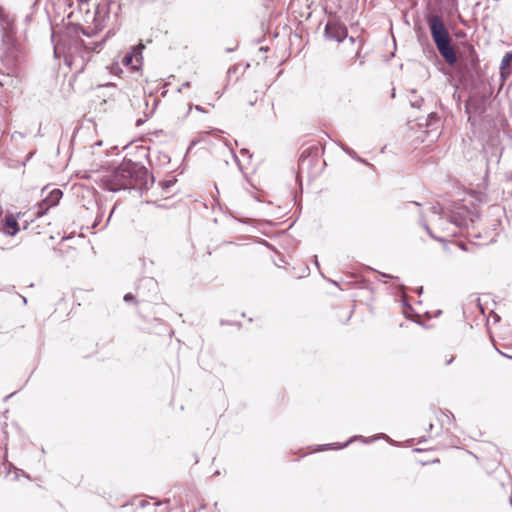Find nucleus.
Masks as SVG:
<instances>
[{
	"label": "nucleus",
	"instance_id": "nucleus-34",
	"mask_svg": "<svg viewBox=\"0 0 512 512\" xmlns=\"http://www.w3.org/2000/svg\"><path fill=\"white\" fill-rule=\"evenodd\" d=\"M1 291H5L6 293L15 295L16 297H17V294H18V292L15 290V286L14 285H7L3 289H1Z\"/></svg>",
	"mask_w": 512,
	"mask_h": 512
},
{
	"label": "nucleus",
	"instance_id": "nucleus-43",
	"mask_svg": "<svg viewBox=\"0 0 512 512\" xmlns=\"http://www.w3.org/2000/svg\"><path fill=\"white\" fill-rule=\"evenodd\" d=\"M192 108H194L198 112H202V113L206 112L205 109L200 105H194V106L190 105L187 114H189V112Z\"/></svg>",
	"mask_w": 512,
	"mask_h": 512
},
{
	"label": "nucleus",
	"instance_id": "nucleus-63",
	"mask_svg": "<svg viewBox=\"0 0 512 512\" xmlns=\"http://www.w3.org/2000/svg\"><path fill=\"white\" fill-rule=\"evenodd\" d=\"M500 320H501V317H500L499 315H497V314H496V315L494 316V323H497V322H499Z\"/></svg>",
	"mask_w": 512,
	"mask_h": 512
},
{
	"label": "nucleus",
	"instance_id": "nucleus-35",
	"mask_svg": "<svg viewBox=\"0 0 512 512\" xmlns=\"http://www.w3.org/2000/svg\"><path fill=\"white\" fill-rule=\"evenodd\" d=\"M96 89H98V90H100V89L115 90L116 89V85L114 83L108 82V83H105V84L98 85Z\"/></svg>",
	"mask_w": 512,
	"mask_h": 512
},
{
	"label": "nucleus",
	"instance_id": "nucleus-58",
	"mask_svg": "<svg viewBox=\"0 0 512 512\" xmlns=\"http://www.w3.org/2000/svg\"><path fill=\"white\" fill-rule=\"evenodd\" d=\"M447 412H448V414L446 415V416H447V418H448V419H450V418H451L452 420H455V416H454V414H453L452 412H450V411H447Z\"/></svg>",
	"mask_w": 512,
	"mask_h": 512
},
{
	"label": "nucleus",
	"instance_id": "nucleus-4",
	"mask_svg": "<svg viewBox=\"0 0 512 512\" xmlns=\"http://www.w3.org/2000/svg\"><path fill=\"white\" fill-rule=\"evenodd\" d=\"M323 36L327 41L342 43L348 37L345 23L335 13L328 14Z\"/></svg>",
	"mask_w": 512,
	"mask_h": 512
},
{
	"label": "nucleus",
	"instance_id": "nucleus-24",
	"mask_svg": "<svg viewBox=\"0 0 512 512\" xmlns=\"http://www.w3.org/2000/svg\"><path fill=\"white\" fill-rule=\"evenodd\" d=\"M68 27L70 32L74 35L84 33V26L78 22H70Z\"/></svg>",
	"mask_w": 512,
	"mask_h": 512
},
{
	"label": "nucleus",
	"instance_id": "nucleus-53",
	"mask_svg": "<svg viewBox=\"0 0 512 512\" xmlns=\"http://www.w3.org/2000/svg\"><path fill=\"white\" fill-rule=\"evenodd\" d=\"M237 46H238V42L236 41V46L233 47V48H230V47L226 48L225 52L226 53H231V52H233V51H235L237 49Z\"/></svg>",
	"mask_w": 512,
	"mask_h": 512
},
{
	"label": "nucleus",
	"instance_id": "nucleus-36",
	"mask_svg": "<svg viewBox=\"0 0 512 512\" xmlns=\"http://www.w3.org/2000/svg\"><path fill=\"white\" fill-rule=\"evenodd\" d=\"M424 102V99L422 97H420L418 100L416 101H411L410 102V106L412 108H416V109H420L421 108V105L423 104Z\"/></svg>",
	"mask_w": 512,
	"mask_h": 512
},
{
	"label": "nucleus",
	"instance_id": "nucleus-5",
	"mask_svg": "<svg viewBox=\"0 0 512 512\" xmlns=\"http://www.w3.org/2000/svg\"><path fill=\"white\" fill-rule=\"evenodd\" d=\"M139 302L156 303L159 299V286L153 277H143L136 285Z\"/></svg>",
	"mask_w": 512,
	"mask_h": 512
},
{
	"label": "nucleus",
	"instance_id": "nucleus-9",
	"mask_svg": "<svg viewBox=\"0 0 512 512\" xmlns=\"http://www.w3.org/2000/svg\"><path fill=\"white\" fill-rule=\"evenodd\" d=\"M323 154V150L317 146H311L303 150L299 156L298 164L300 169L306 167L310 170L318 161L320 155Z\"/></svg>",
	"mask_w": 512,
	"mask_h": 512
},
{
	"label": "nucleus",
	"instance_id": "nucleus-31",
	"mask_svg": "<svg viewBox=\"0 0 512 512\" xmlns=\"http://www.w3.org/2000/svg\"><path fill=\"white\" fill-rule=\"evenodd\" d=\"M431 212L436 215L442 216L445 212L444 207L441 204H436L431 207Z\"/></svg>",
	"mask_w": 512,
	"mask_h": 512
},
{
	"label": "nucleus",
	"instance_id": "nucleus-7",
	"mask_svg": "<svg viewBox=\"0 0 512 512\" xmlns=\"http://www.w3.org/2000/svg\"><path fill=\"white\" fill-rule=\"evenodd\" d=\"M21 213H12L8 211L5 215H0V232L5 236H15L17 235L21 228L18 223V218Z\"/></svg>",
	"mask_w": 512,
	"mask_h": 512
},
{
	"label": "nucleus",
	"instance_id": "nucleus-2",
	"mask_svg": "<svg viewBox=\"0 0 512 512\" xmlns=\"http://www.w3.org/2000/svg\"><path fill=\"white\" fill-rule=\"evenodd\" d=\"M425 21L435 48L431 44H427V47L423 48L424 53L428 57L437 58L438 52L449 66H455L457 64V56L443 17L439 14L426 15Z\"/></svg>",
	"mask_w": 512,
	"mask_h": 512
},
{
	"label": "nucleus",
	"instance_id": "nucleus-49",
	"mask_svg": "<svg viewBox=\"0 0 512 512\" xmlns=\"http://www.w3.org/2000/svg\"><path fill=\"white\" fill-rule=\"evenodd\" d=\"M17 298H19V299L22 301V304H23L24 306H25V305H27L28 300H27V298H26L25 296H23V295H21V294H19V293H18V294H17Z\"/></svg>",
	"mask_w": 512,
	"mask_h": 512
},
{
	"label": "nucleus",
	"instance_id": "nucleus-59",
	"mask_svg": "<svg viewBox=\"0 0 512 512\" xmlns=\"http://www.w3.org/2000/svg\"><path fill=\"white\" fill-rule=\"evenodd\" d=\"M17 393V391L7 395L5 398H4V401H7V400H10L11 397H13L15 394Z\"/></svg>",
	"mask_w": 512,
	"mask_h": 512
},
{
	"label": "nucleus",
	"instance_id": "nucleus-15",
	"mask_svg": "<svg viewBox=\"0 0 512 512\" xmlns=\"http://www.w3.org/2000/svg\"><path fill=\"white\" fill-rule=\"evenodd\" d=\"M336 144L343 150V152H345L348 156H350L352 159H354L358 163H361V164L369 166V167H373V164H371L367 159L359 156L352 148L347 146L342 141L338 140V141H336Z\"/></svg>",
	"mask_w": 512,
	"mask_h": 512
},
{
	"label": "nucleus",
	"instance_id": "nucleus-16",
	"mask_svg": "<svg viewBox=\"0 0 512 512\" xmlns=\"http://www.w3.org/2000/svg\"><path fill=\"white\" fill-rule=\"evenodd\" d=\"M511 60H512V50L508 51L504 54L502 57L499 70L501 77H508L512 73V67H511Z\"/></svg>",
	"mask_w": 512,
	"mask_h": 512
},
{
	"label": "nucleus",
	"instance_id": "nucleus-6",
	"mask_svg": "<svg viewBox=\"0 0 512 512\" xmlns=\"http://www.w3.org/2000/svg\"><path fill=\"white\" fill-rule=\"evenodd\" d=\"M480 212H474L467 206H462L452 210L447 216V220L460 229L472 226L475 219H480Z\"/></svg>",
	"mask_w": 512,
	"mask_h": 512
},
{
	"label": "nucleus",
	"instance_id": "nucleus-47",
	"mask_svg": "<svg viewBox=\"0 0 512 512\" xmlns=\"http://www.w3.org/2000/svg\"><path fill=\"white\" fill-rule=\"evenodd\" d=\"M346 39H348L351 44H354L356 41L360 42V40H362L359 36H349V35Z\"/></svg>",
	"mask_w": 512,
	"mask_h": 512
},
{
	"label": "nucleus",
	"instance_id": "nucleus-17",
	"mask_svg": "<svg viewBox=\"0 0 512 512\" xmlns=\"http://www.w3.org/2000/svg\"><path fill=\"white\" fill-rule=\"evenodd\" d=\"M159 103H160V100H159V99H157V98H154V99H153V107L151 108V110L149 111V113H146L144 118H138V119L135 121V125H136L137 127H140V126H142L146 121H148V119H149V118H151V117L154 115V113H155V111H156L157 106H158V104H159Z\"/></svg>",
	"mask_w": 512,
	"mask_h": 512
},
{
	"label": "nucleus",
	"instance_id": "nucleus-14",
	"mask_svg": "<svg viewBox=\"0 0 512 512\" xmlns=\"http://www.w3.org/2000/svg\"><path fill=\"white\" fill-rule=\"evenodd\" d=\"M62 196V190L59 188H54L46 194V196L42 199V202H44L45 205L47 204L53 208L59 204Z\"/></svg>",
	"mask_w": 512,
	"mask_h": 512
},
{
	"label": "nucleus",
	"instance_id": "nucleus-51",
	"mask_svg": "<svg viewBox=\"0 0 512 512\" xmlns=\"http://www.w3.org/2000/svg\"><path fill=\"white\" fill-rule=\"evenodd\" d=\"M190 85H191V82H190V81H186V82H184V83L182 84L181 88H179V89H178V92H181V90H182L183 88H189V87H190Z\"/></svg>",
	"mask_w": 512,
	"mask_h": 512
},
{
	"label": "nucleus",
	"instance_id": "nucleus-3",
	"mask_svg": "<svg viewBox=\"0 0 512 512\" xmlns=\"http://www.w3.org/2000/svg\"><path fill=\"white\" fill-rule=\"evenodd\" d=\"M8 17L4 7L0 4V32L3 52L0 55V61L7 70V76L18 77L20 73L19 64L22 60V53L17 44L12 41L7 34L5 24Z\"/></svg>",
	"mask_w": 512,
	"mask_h": 512
},
{
	"label": "nucleus",
	"instance_id": "nucleus-55",
	"mask_svg": "<svg viewBox=\"0 0 512 512\" xmlns=\"http://www.w3.org/2000/svg\"><path fill=\"white\" fill-rule=\"evenodd\" d=\"M259 51L262 52V53H266L269 51V47L268 46H261L259 48Z\"/></svg>",
	"mask_w": 512,
	"mask_h": 512
},
{
	"label": "nucleus",
	"instance_id": "nucleus-33",
	"mask_svg": "<svg viewBox=\"0 0 512 512\" xmlns=\"http://www.w3.org/2000/svg\"><path fill=\"white\" fill-rule=\"evenodd\" d=\"M81 34L87 38H93L94 36H96L98 34V32L94 28L89 30L84 27V33H81Z\"/></svg>",
	"mask_w": 512,
	"mask_h": 512
},
{
	"label": "nucleus",
	"instance_id": "nucleus-41",
	"mask_svg": "<svg viewBox=\"0 0 512 512\" xmlns=\"http://www.w3.org/2000/svg\"><path fill=\"white\" fill-rule=\"evenodd\" d=\"M240 154L242 156H245V157L249 158V159L252 158V154L250 153L249 149H247V148H241L240 149Z\"/></svg>",
	"mask_w": 512,
	"mask_h": 512
},
{
	"label": "nucleus",
	"instance_id": "nucleus-50",
	"mask_svg": "<svg viewBox=\"0 0 512 512\" xmlns=\"http://www.w3.org/2000/svg\"><path fill=\"white\" fill-rule=\"evenodd\" d=\"M148 505H149V502L146 501V500H140L139 503H138V506L141 507V508H145Z\"/></svg>",
	"mask_w": 512,
	"mask_h": 512
},
{
	"label": "nucleus",
	"instance_id": "nucleus-46",
	"mask_svg": "<svg viewBox=\"0 0 512 512\" xmlns=\"http://www.w3.org/2000/svg\"><path fill=\"white\" fill-rule=\"evenodd\" d=\"M457 246H458V248H459L460 250H462V251H465V252H468V251H469V249H468V245H467V244H465V243H463V242H458V243H457Z\"/></svg>",
	"mask_w": 512,
	"mask_h": 512
},
{
	"label": "nucleus",
	"instance_id": "nucleus-12",
	"mask_svg": "<svg viewBox=\"0 0 512 512\" xmlns=\"http://www.w3.org/2000/svg\"><path fill=\"white\" fill-rule=\"evenodd\" d=\"M357 436H352L350 437L348 440H346L345 442H332V443H327V444H318V445H314V446H311L310 448L312 449L313 452H323V451H327V450H342L346 447H348L351 443H353L355 441V438Z\"/></svg>",
	"mask_w": 512,
	"mask_h": 512
},
{
	"label": "nucleus",
	"instance_id": "nucleus-52",
	"mask_svg": "<svg viewBox=\"0 0 512 512\" xmlns=\"http://www.w3.org/2000/svg\"><path fill=\"white\" fill-rule=\"evenodd\" d=\"M453 98L457 101H460V94L457 92V88L455 89L454 93H453Z\"/></svg>",
	"mask_w": 512,
	"mask_h": 512
},
{
	"label": "nucleus",
	"instance_id": "nucleus-42",
	"mask_svg": "<svg viewBox=\"0 0 512 512\" xmlns=\"http://www.w3.org/2000/svg\"><path fill=\"white\" fill-rule=\"evenodd\" d=\"M144 158L147 160V162H148V164H149L150 166H153V165H154V159H153V157H152V155H151V154H149L148 152H145V153H144Z\"/></svg>",
	"mask_w": 512,
	"mask_h": 512
},
{
	"label": "nucleus",
	"instance_id": "nucleus-25",
	"mask_svg": "<svg viewBox=\"0 0 512 512\" xmlns=\"http://www.w3.org/2000/svg\"><path fill=\"white\" fill-rule=\"evenodd\" d=\"M356 436L357 437L355 438V440H360V441H362L365 444H370V443H372V442H374V441H376V440H378V439H380V438H382V437H384L386 435L385 434H378V435H375V436L370 437V438H366V437H364L362 435H356Z\"/></svg>",
	"mask_w": 512,
	"mask_h": 512
},
{
	"label": "nucleus",
	"instance_id": "nucleus-37",
	"mask_svg": "<svg viewBox=\"0 0 512 512\" xmlns=\"http://www.w3.org/2000/svg\"><path fill=\"white\" fill-rule=\"evenodd\" d=\"M433 240L437 241V242H440V243H443L444 244V247L447 248L448 247V241L446 238L444 237H441V236H437L434 234V237H431Z\"/></svg>",
	"mask_w": 512,
	"mask_h": 512
},
{
	"label": "nucleus",
	"instance_id": "nucleus-57",
	"mask_svg": "<svg viewBox=\"0 0 512 512\" xmlns=\"http://www.w3.org/2000/svg\"><path fill=\"white\" fill-rule=\"evenodd\" d=\"M496 350L504 357L512 359V356L508 355V353H503L499 349L496 348Z\"/></svg>",
	"mask_w": 512,
	"mask_h": 512
},
{
	"label": "nucleus",
	"instance_id": "nucleus-23",
	"mask_svg": "<svg viewBox=\"0 0 512 512\" xmlns=\"http://www.w3.org/2000/svg\"><path fill=\"white\" fill-rule=\"evenodd\" d=\"M492 92L493 91L491 88H489V89L484 88V91H482L480 93V95L478 96L476 101L487 105Z\"/></svg>",
	"mask_w": 512,
	"mask_h": 512
},
{
	"label": "nucleus",
	"instance_id": "nucleus-20",
	"mask_svg": "<svg viewBox=\"0 0 512 512\" xmlns=\"http://www.w3.org/2000/svg\"><path fill=\"white\" fill-rule=\"evenodd\" d=\"M177 182L176 176H171L169 179H164L159 182V186L164 192H168Z\"/></svg>",
	"mask_w": 512,
	"mask_h": 512
},
{
	"label": "nucleus",
	"instance_id": "nucleus-39",
	"mask_svg": "<svg viewBox=\"0 0 512 512\" xmlns=\"http://www.w3.org/2000/svg\"><path fill=\"white\" fill-rule=\"evenodd\" d=\"M238 69H239V65H237V64L230 66L227 71L228 77H231L232 74L237 73Z\"/></svg>",
	"mask_w": 512,
	"mask_h": 512
},
{
	"label": "nucleus",
	"instance_id": "nucleus-62",
	"mask_svg": "<svg viewBox=\"0 0 512 512\" xmlns=\"http://www.w3.org/2000/svg\"><path fill=\"white\" fill-rule=\"evenodd\" d=\"M264 39H265V37H264V36H262V37H260V38L256 39L254 42H255L256 44H259V43H261Z\"/></svg>",
	"mask_w": 512,
	"mask_h": 512
},
{
	"label": "nucleus",
	"instance_id": "nucleus-28",
	"mask_svg": "<svg viewBox=\"0 0 512 512\" xmlns=\"http://www.w3.org/2000/svg\"><path fill=\"white\" fill-rule=\"evenodd\" d=\"M420 225L424 228L429 237H434V232L431 230L430 226L427 224L425 217L423 215L420 216L419 220Z\"/></svg>",
	"mask_w": 512,
	"mask_h": 512
},
{
	"label": "nucleus",
	"instance_id": "nucleus-11",
	"mask_svg": "<svg viewBox=\"0 0 512 512\" xmlns=\"http://www.w3.org/2000/svg\"><path fill=\"white\" fill-rule=\"evenodd\" d=\"M149 333H153L156 335H165L168 334L169 336L172 335L173 331L168 328V325L160 318H153L152 321L149 323V326L144 328Z\"/></svg>",
	"mask_w": 512,
	"mask_h": 512
},
{
	"label": "nucleus",
	"instance_id": "nucleus-18",
	"mask_svg": "<svg viewBox=\"0 0 512 512\" xmlns=\"http://www.w3.org/2000/svg\"><path fill=\"white\" fill-rule=\"evenodd\" d=\"M171 162V157L166 152L157 151L154 165L166 166Z\"/></svg>",
	"mask_w": 512,
	"mask_h": 512
},
{
	"label": "nucleus",
	"instance_id": "nucleus-1",
	"mask_svg": "<svg viewBox=\"0 0 512 512\" xmlns=\"http://www.w3.org/2000/svg\"><path fill=\"white\" fill-rule=\"evenodd\" d=\"M155 182V176L144 164L124 157L110 174L102 177L100 186L108 192L135 191L142 196Z\"/></svg>",
	"mask_w": 512,
	"mask_h": 512
},
{
	"label": "nucleus",
	"instance_id": "nucleus-8",
	"mask_svg": "<svg viewBox=\"0 0 512 512\" xmlns=\"http://www.w3.org/2000/svg\"><path fill=\"white\" fill-rule=\"evenodd\" d=\"M463 47L465 51L463 61L467 72L479 75L481 70L480 60L475 47L469 42H466Z\"/></svg>",
	"mask_w": 512,
	"mask_h": 512
},
{
	"label": "nucleus",
	"instance_id": "nucleus-10",
	"mask_svg": "<svg viewBox=\"0 0 512 512\" xmlns=\"http://www.w3.org/2000/svg\"><path fill=\"white\" fill-rule=\"evenodd\" d=\"M114 0L110 2L100 4L96 7L93 17L94 29L99 33L105 27V21L109 18L111 5Z\"/></svg>",
	"mask_w": 512,
	"mask_h": 512
},
{
	"label": "nucleus",
	"instance_id": "nucleus-38",
	"mask_svg": "<svg viewBox=\"0 0 512 512\" xmlns=\"http://www.w3.org/2000/svg\"><path fill=\"white\" fill-rule=\"evenodd\" d=\"M231 153H232V156H233V159L236 163V165L238 166L239 170H243V166L238 158V156L236 155L235 151L231 148Z\"/></svg>",
	"mask_w": 512,
	"mask_h": 512
},
{
	"label": "nucleus",
	"instance_id": "nucleus-54",
	"mask_svg": "<svg viewBox=\"0 0 512 512\" xmlns=\"http://www.w3.org/2000/svg\"><path fill=\"white\" fill-rule=\"evenodd\" d=\"M424 291V288L423 286H418L416 289H415V292L418 294V295H421Z\"/></svg>",
	"mask_w": 512,
	"mask_h": 512
},
{
	"label": "nucleus",
	"instance_id": "nucleus-22",
	"mask_svg": "<svg viewBox=\"0 0 512 512\" xmlns=\"http://www.w3.org/2000/svg\"><path fill=\"white\" fill-rule=\"evenodd\" d=\"M227 213L230 215V217H232L233 219H235L236 221H238L239 223H242V224L257 226L258 224L261 223L259 220H255V219H251V218H236L234 216L233 212H231V211H229Z\"/></svg>",
	"mask_w": 512,
	"mask_h": 512
},
{
	"label": "nucleus",
	"instance_id": "nucleus-32",
	"mask_svg": "<svg viewBox=\"0 0 512 512\" xmlns=\"http://www.w3.org/2000/svg\"><path fill=\"white\" fill-rule=\"evenodd\" d=\"M132 63H133V55H132V51H131L124 55V57L122 58V64L124 66H130V65H132Z\"/></svg>",
	"mask_w": 512,
	"mask_h": 512
},
{
	"label": "nucleus",
	"instance_id": "nucleus-56",
	"mask_svg": "<svg viewBox=\"0 0 512 512\" xmlns=\"http://www.w3.org/2000/svg\"><path fill=\"white\" fill-rule=\"evenodd\" d=\"M454 360H455V357H454V356H451L449 359H447V360L445 361V364H446V365H450Z\"/></svg>",
	"mask_w": 512,
	"mask_h": 512
},
{
	"label": "nucleus",
	"instance_id": "nucleus-61",
	"mask_svg": "<svg viewBox=\"0 0 512 512\" xmlns=\"http://www.w3.org/2000/svg\"><path fill=\"white\" fill-rule=\"evenodd\" d=\"M138 150H141V151H147L149 150L150 148L149 147H144V146H138L137 147Z\"/></svg>",
	"mask_w": 512,
	"mask_h": 512
},
{
	"label": "nucleus",
	"instance_id": "nucleus-64",
	"mask_svg": "<svg viewBox=\"0 0 512 512\" xmlns=\"http://www.w3.org/2000/svg\"><path fill=\"white\" fill-rule=\"evenodd\" d=\"M391 98H395L396 97V91H395V88H393L391 90V94H390Z\"/></svg>",
	"mask_w": 512,
	"mask_h": 512
},
{
	"label": "nucleus",
	"instance_id": "nucleus-44",
	"mask_svg": "<svg viewBox=\"0 0 512 512\" xmlns=\"http://www.w3.org/2000/svg\"><path fill=\"white\" fill-rule=\"evenodd\" d=\"M199 142H200V140H198V139H193V140L190 142V144H189V146H188V148H187L186 154H187V153H189V152L192 150V148H193V147H195Z\"/></svg>",
	"mask_w": 512,
	"mask_h": 512
},
{
	"label": "nucleus",
	"instance_id": "nucleus-19",
	"mask_svg": "<svg viewBox=\"0 0 512 512\" xmlns=\"http://www.w3.org/2000/svg\"><path fill=\"white\" fill-rule=\"evenodd\" d=\"M50 209L51 207L47 204L45 205L44 202H42L41 200L34 206V216L37 218L42 217L46 215Z\"/></svg>",
	"mask_w": 512,
	"mask_h": 512
},
{
	"label": "nucleus",
	"instance_id": "nucleus-45",
	"mask_svg": "<svg viewBox=\"0 0 512 512\" xmlns=\"http://www.w3.org/2000/svg\"><path fill=\"white\" fill-rule=\"evenodd\" d=\"M379 274L382 276V277H385V278H389V279H392V280H399V277L398 276H394L392 274H388V273H384V272H379Z\"/></svg>",
	"mask_w": 512,
	"mask_h": 512
},
{
	"label": "nucleus",
	"instance_id": "nucleus-13",
	"mask_svg": "<svg viewBox=\"0 0 512 512\" xmlns=\"http://www.w3.org/2000/svg\"><path fill=\"white\" fill-rule=\"evenodd\" d=\"M465 112L468 114V121H472L471 114L474 113L478 116H483L487 111V105L480 103L478 101H475L473 104H470L469 102H466L464 105Z\"/></svg>",
	"mask_w": 512,
	"mask_h": 512
},
{
	"label": "nucleus",
	"instance_id": "nucleus-30",
	"mask_svg": "<svg viewBox=\"0 0 512 512\" xmlns=\"http://www.w3.org/2000/svg\"><path fill=\"white\" fill-rule=\"evenodd\" d=\"M220 325L221 326H236L238 329H240L242 327V323L240 321H230V320H225V319H221L220 320Z\"/></svg>",
	"mask_w": 512,
	"mask_h": 512
},
{
	"label": "nucleus",
	"instance_id": "nucleus-29",
	"mask_svg": "<svg viewBox=\"0 0 512 512\" xmlns=\"http://www.w3.org/2000/svg\"><path fill=\"white\" fill-rule=\"evenodd\" d=\"M123 300L126 303H137L139 301L137 293L133 294L131 292L126 293L123 297Z\"/></svg>",
	"mask_w": 512,
	"mask_h": 512
},
{
	"label": "nucleus",
	"instance_id": "nucleus-40",
	"mask_svg": "<svg viewBox=\"0 0 512 512\" xmlns=\"http://www.w3.org/2000/svg\"><path fill=\"white\" fill-rule=\"evenodd\" d=\"M466 36H467V34H466V32H465V31H463V30H457V31L455 32V37H456L457 39H465V38H466Z\"/></svg>",
	"mask_w": 512,
	"mask_h": 512
},
{
	"label": "nucleus",
	"instance_id": "nucleus-27",
	"mask_svg": "<svg viewBox=\"0 0 512 512\" xmlns=\"http://www.w3.org/2000/svg\"><path fill=\"white\" fill-rule=\"evenodd\" d=\"M363 45H364V40H360V42L358 43L357 51L355 53V58L360 59V63H359L360 66H362L364 64L363 59L365 56L362 54Z\"/></svg>",
	"mask_w": 512,
	"mask_h": 512
},
{
	"label": "nucleus",
	"instance_id": "nucleus-60",
	"mask_svg": "<svg viewBox=\"0 0 512 512\" xmlns=\"http://www.w3.org/2000/svg\"><path fill=\"white\" fill-rule=\"evenodd\" d=\"M162 133H163V130H161V129H160V130H155V131L153 132V134H154L156 137H158V136H159L160 134H162Z\"/></svg>",
	"mask_w": 512,
	"mask_h": 512
},
{
	"label": "nucleus",
	"instance_id": "nucleus-26",
	"mask_svg": "<svg viewBox=\"0 0 512 512\" xmlns=\"http://www.w3.org/2000/svg\"><path fill=\"white\" fill-rule=\"evenodd\" d=\"M439 121H440V117H439V115H438L436 112H430V113L427 115L426 125H427V126H433V125H435L436 123H438Z\"/></svg>",
	"mask_w": 512,
	"mask_h": 512
},
{
	"label": "nucleus",
	"instance_id": "nucleus-48",
	"mask_svg": "<svg viewBox=\"0 0 512 512\" xmlns=\"http://www.w3.org/2000/svg\"><path fill=\"white\" fill-rule=\"evenodd\" d=\"M312 262L313 264L315 265V267L320 270V263H319V260H318V256L317 255H313L312 256Z\"/></svg>",
	"mask_w": 512,
	"mask_h": 512
},
{
	"label": "nucleus",
	"instance_id": "nucleus-21",
	"mask_svg": "<svg viewBox=\"0 0 512 512\" xmlns=\"http://www.w3.org/2000/svg\"><path fill=\"white\" fill-rule=\"evenodd\" d=\"M401 306L403 308V315L407 319H411V315L416 313L411 303L407 300L401 301Z\"/></svg>",
	"mask_w": 512,
	"mask_h": 512
}]
</instances>
